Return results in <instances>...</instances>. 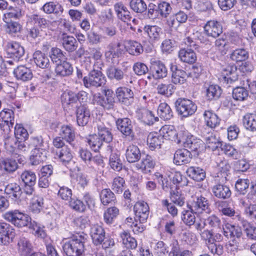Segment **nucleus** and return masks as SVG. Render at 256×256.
<instances>
[{
    "label": "nucleus",
    "instance_id": "f257e3e1",
    "mask_svg": "<svg viewBox=\"0 0 256 256\" xmlns=\"http://www.w3.org/2000/svg\"><path fill=\"white\" fill-rule=\"evenodd\" d=\"M88 236L83 232L74 235L62 246L64 252L67 256H82L84 250V244Z\"/></svg>",
    "mask_w": 256,
    "mask_h": 256
},
{
    "label": "nucleus",
    "instance_id": "f03ea898",
    "mask_svg": "<svg viewBox=\"0 0 256 256\" xmlns=\"http://www.w3.org/2000/svg\"><path fill=\"white\" fill-rule=\"evenodd\" d=\"M222 232L226 238L230 239L227 244L229 250L234 252L241 247L243 238L242 232L239 228L227 223L222 226Z\"/></svg>",
    "mask_w": 256,
    "mask_h": 256
},
{
    "label": "nucleus",
    "instance_id": "7ed1b4c3",
    "mask_svg": "<svg viewBox=\"0 0 256 256\" xmlns=\"http://www.w3.org/2000/svg\"><path fill=\"white\" fill-rule=\"evenodd\" d=\"M90 235L94 244L102 245L104 249L110 248L114 246V241L109 236H106L104 228L98 224L91 226Z\"/></svg>",
    "mask_w": 256,
    "mask_h": 256
},
{
    "label": "nucleus",
    "instance_id": "20e7f679",
    "mask_svg": "<svg viewBox=\"0 0 256 256\" xmlns=\"http://www.w3.org/2000/svg\"><path fill=\"white\" fill-rule=\"evenodd\" d=\"M178 136V144H182L185 148L192 152H197L204 146V142L201 140L197 138L184 129L180 130Z\"/></svg>",
    "mask_w": 256,
    "mask_h": 256
},
{
    "label": "nucleus",
    "instance_id": "39448f33",
    "mask_svg": "<svg viewBox=\"0 0 256 256\" xmlns=\"http://www.w3.org/2000/svg\"><path fill=\"white\" fill-rule=\"evenodd\" d=\"M25 162L26 158L23 156L13 154L10 156L3 158L0 160V170L6 174H11L18 169V163L24 164Z\"/></svg>",
    "mask_w": 256,
    "mask_h": 256
},
{
    "label": "nucleus",
    "instance_id": "423d86ee",
    "mask_svg": "<svg viewBox=\"0 0 256 256\" xmlns=\"http://www.w3.org/2000/svg\"><path fill=\"white\" fill-rule=\"evenodd\" d=\"M88 99V94L84 90H80L78 92L72 90H66L61 95V102L64 108L72 106L74 104H76L78 102L81 104L86 102Z\"/></svg>",
    "mask_w": 256,
    "mask_h": 256
},
{
    "label": "nucleus",
    "instance_id": "0eeeda50",
    "mask_svg": "<svg viewBox=\"0 0 256 256\" xmlns=\"http://www.w3.org/2000/svg\"><path fill=\"white\" fill-rule=\"evenodd\" d=\"M186 206L198 215L204 212L209 214L211 211L209 200L202 195L192 196L187 202Z\"/></svg>",
    "mask_w": 256,
    "mask_h": 256
},
{
    "label": "nucleus",
    "instance_id": "6e6552de",
    "mask_svg": "<svg viewBox=\"0 0 256 256\" xmlns=\"http://www.w3.org/2000/svg\"><path fill=\"white\" fill-rule=\"evenodd\" d=\"M4 218L15 226L20 228L28 226L32 220L31 218L28 214L16 210L6 212L4 214Z\"/></svg>",
    "mask_w": 256,
    "mask_h": 256
},
{
    "label": "nucleus",
    "instance_id": "1a4fd4ad",
    "mask_svg": "<svg viewBox=\"0 0 256 256\" xmlns=\"http://www.w3.org/2000/svg\"><path fill=\"white\" fill-rule=\"evenodd\" d=\"M175 107L178 114L184 118L192 116L197 110L194 102L185 98H178L175 102Z\"/></svg>",
    "mask_w": 256,
    "mask_h": 256
},
{
    "label": "nucleus",
    "instance_id": "9d476101",
    "mask_svg": "<svg viewBox=\"0 0 256 256\" xmlns=\"http://www.w3.org/2000/svg\"><path fill=\"white\" fill-rule=\"evenodd\" d=\"M102 92L104 96L100 93L94 96L95 102L106 110H113L116 104L114 92L110 89H107L103 90Z\"/></svg>",
    "mask_w": 256,
    "mask_h": 256
},
{
    "label": "nucleus",
    "instance_id": "9b49d317",
    "mask_svg": "<svg viewBox=\"0 0 256 256\" xmlns=\"http://www.w3.org/2000/svg\"><path fill=\"white\" fill-rule=\"evenodd\" d=\"M106 77L100 70H91L88 76L83 78V82L85 87L89 88L92 86L98 88L105 84Z\"/></svg>",
    "mask_w": 256,
    "mask_h": 256
},
{
    "label": "nucleus",
    "instance_id": "f8f14e48",
    "mask_svg": "<svg viewBox=\"0 0 256 256\" xmlns=\"http://www.w3.org/2000/svg\"><path fill=\"white\" fill-rule=\"evenodd\" d=\"M212 230H204L201 234V236L207 246L209 250L214 254L221 256L224 252L222 245L215 243L216 240L214 238Z\"/></svg>",
    "mask_w": 256,
    "mask_h": 256
},
{
    "label": "nucleus",
    "instance_id": "ddd939ff",
    "mask_svg": "<svg viewBox=\"0 0 256 256\" xmlns=\"http://www.w3.org/2000/svg\"><path fill=\"white\" fill-rule=\"evenodd\" d=\"M36 175L30 170H24L20 176V180L23 183L24 192L27 195H32L34 190V186L36 182Z\"/></svg>",
    "mask_w": 256,
    "mask_h": 256
},
{
    "label": "nucleus",
    "instance_id": "4468645a",
    "mask_svg": "<svg viewBox=\"0 0 256 256\" xmlns=\"http://www.w3.org/2000/svg\"><path fill=\"white\" fill-rule=\"evenodd\" d=\"M14 114L12 110L4 109L0 112V126L1 128L8 134L14 128Z\"/></svg>",
    "mask_w": 256,
    "mask_h": 256
},
{
    "label": "nucleus",
    "instance_id": "2eb2a0df",
    "mask_svg": "<svg viewBox=\"0 0 256 256\" xmlns=\"http://www.w3.org/2000/svg\"><path fill=\"white\" fill-rule=\"evenodd\" d=\"M15 236V230L13 226L6 222H0V245H8L13 242Z\"/></svg>",
    "mask_w": 256,
    "mask_h": 256
},
{
    "label": "nucleus",
    "instance_id": "dca6fc26",
    "mask_svg": "<svg viewBox=\"0 0 256 256\" xmlns=\"http://www.w3.org/2000/svg\"><path fill=\"white\" fill-rule=\"evenodd\" d=\"M34 63L38 66L46 69L44 70L42 76L44 78L50 79L52 76V72L48 69L50 62L48 56L40 51H36L34 54Z\"/></svg>",
    "mask_w": 256,
    "mask_h": 256
},
{
    "label": "nucleus",
    "instance_id": "f3484780",
    "mask_svg": "<svg viewBox=\"0 0 256 256\" xmlns=\"http://www.w3.org/2000/svg\"><path fill=\"white\" fill-rule=\"evenodd\" d=\"M7 55L10 58L18 62L24 56V48L18 42H10L7 43L6 47Z\"/></svg>",
    "mask_w": 256,
    "mask_h": 256
},
{
    "label": "nucleus",
    "instance_id": "a211bd4d",
    "mask_svg": "<svg viewBox=\"0 0 256 256\" xmlns=\"http://www.w3.org/2000/svg\"><path fill=\"white\" fill-rule=\"evenodd\" d=\"M150 64V68L154 78L160 80L166 77L168 69L162 62L159 60L152 59Z\"/></svg>",
    "mask_w": 256,
    "mask_h": 256
},
{
    "label": "nucleus",
    "instance_id": "6ab92c4d",
    "mask_svg": "<svg viewBox=\"0 0 256 256\" xmlns=\"http://www.w3.org/2000/svg\"><path fill=\"white\" fill-rule=\"evenodd\" d=\"M116 95L118 102L125 106H130L134 100V93L131 89L120 86L116 90Z\"/></svg>",
    "mask_w": 256,
    "mask_h": 256
},
{
    "label": "nucleus",
    "instance_id": "aec40b11",
    "mask_svg": "<svg viewBox=\"0 0 256 256\" xmlns=\"http://www.w3.org/2000/svg\"><path fill=\"white\" fill-rule=\"evenodd\" d=\"M117 128L122 134L128 137L130 140H133L134 133L133 131L131 120L128 118H118L116 121Z\"/></svg>",
    "mask_w": 256,
    "mask_h": 256
},
{
    "label": "nucleus",
    "instance_id": "412c9836",
    "mask_svg": "<svg viewBox=\"0 0 256 256\" xmlns=\"http://www.w3.org/2000/svg\"><path fill=\"white\" fill-rule=\"evenodd\" d=\"M204 33L208 36L216 38L222 32V27L220 22L215 20H210L206 22L204 26Z\"/></svg>",
    "mask_w": 256,
    "mask_h": 256
},
{
    "label": "nucleus",
    "instance_id": "4be33fe9",
    "mask_svg": "<svg viewBox=\"0 0 256 256\" xmlns=\"http://www.w3.org/2000/svg\"><path fill=\"white\" fill-rule=\"evenodd\" d=\"M76 122L79 126H84L88 122L90 112L88 106L84 103L76 106Z\"/></svg>",
    "mask_w": 256,
    "mask_h": 256
},
{
    "label": "nucleus",
    "instance_id": "5701e85b",
    "mask_svg": "<svg viewBox=\"0 0 256 256\" xmlns=\"http://www.w3.org/2000/svg\"><path fill=\"white\" fill-rule=\"evenodd\" d=\"M136 219L138 221L146 222L150 214V208L148 204L144 201L136 202L134 207Z\"/></svg>",
    "mask_w": 256,
    "mask_h": 256
},
{
    "label": "nucleus",
    "instance_id": "b1692460",
    "mask_svg": "<svg viewBox=\"0 0 256 256\" xmlns=\"http://www.w3.org/2000/svg\"><path fill=\"white\" fill-rule=\"evenodd\" d=\"M121 46L120 42L110 43L108 46L107 50L104 52V56L107 60H110L114 63V58L120 56L123 52Z\"/></svg>",
    "mask_w": 256,
    "mask_h": 256
},
{
    "label": "nucleus",
    "instance_id": "393cba45",
    "mask_svg": "<svg viewBox=\"0 0 256 256\" xmlns=\"http://www.w3.org/2000/svg\"><path fill=\"white\" fill-rule=\"evenodd\" d=\"M107 152L110 153L109 157V165L114 170L120 172L122 170V164L120 158V154L116 150H114L112 146H107Z\"/></svg>",
    "mask_w": 256,
    "mask_h": 256
},
{
    "label": "nucleus",
    "instance_id": "a878e982",
    "mask_svg": "<svg viewBox=\"0 0 256 256\" xmlns=\"http://www.w3.org/2000/svg\"><path fill=\"white\" fill-rule=\"evenodd\" d=\"M156 162L153 158L150 155L147 154L142 158L140 162L136 164L137 170L144 174H148L151 172L154 169Z\"/></svg>",
    "mask_w": 256,
    "mask_h": 256
},
{
    "label": "nucleus",
    "instance_id": "bb28decb",
    "mask_svg": "<svg viewBox=\"0 0 256 256\" xmlns=\"http://www.w3.org/2000/svg\"><path fill=\"white\" fill-rule=\"evenodd\" d=\"M192 160V154L190 151L186 148L176 150L174 156V162L180 166L189 163Z\"/></svg>",
    "mask_w": 256,
    "mask_h": 256
},
{
    "label": "nucleus",
    "instance_id": "cd10ccee",
    "mask_svg": "<svg viewBox=\"0 0 256 256\" xmlns=\"http://www.w3.org/2000/svg\"><path fill=\"white\" fill-rule=\"evenodd\" d=\"M172 82V84L181 85L186 82L188 77L186 72L184 70L178 69L177 66L172 64L170 66Z\"/></svg>",
    "mask_w": 256,
    "mask_h": 256
},
{
    "label": "nucleus",
    "instance_id": "c85d7f7f",
    "mask_svg": "<svg viewBox=\"0 0 256 256\" xmlns=\"http://www.w3.org/2000/svg\"><path fill=\"white\" fill-rule=\"evenodd\" d=\"M14 74L18 80L22 82L30 80L33 76L32 70L24 65L19 66L15 68Z\"/></svg>",
    "mask_w": 256,
    "mask_h": 256
},
{
    "label": "nucleus",
    "instance_id": "c756f323",
    "mask_svg": "<svg viewBox=\"0 0 256 256\" xmlns=\"http://www.w3.org/2000/svg\"><path fill=\"white\" fill-rule=\"evenodd\" d=\"M160 133L162 138L174 140L178 143L179 140L180 131L177 132L174 126L172 125H165L160 130Z\"/></svg>",
    "mask_w": 256,
    "mask_h": 256
},
{
    "label": "nucleus",
    "instance_id": "7c9ffc66",
    "mask_svg": "<svg viewBox=\"0 0 256 256\" xmlns=\"http://www.w3.org/2000/svg\"><path fill=\"white\" fill-rule=\"evenodd\" d=\"M222 78L226 84H232L238 79L237 68L235 66H228L222 70Z\"/></svg>",
    "mask_w": 256,
    "mask_h": 256
},
{
    "label": "nucleus",
    "instance_id": "2f4dec72",
    "mask_svg": "<svg viewBox=\"0 0 256 256\" xmlns=\"http://www.w3.org/2000/svg\"><path fill=\"white\" fill-rule=\"evenodd\" d=\"M73 70L72 64L66 60L56 64L54 70L56 75L60 77L68 76L72 74Z\"/></svg>",
    "mask_w": 256,
    "mask_h": 256
},
{
    "label": "nucleus",
    "instance_id": "473e14b6",
    "mask_svg": "<svg viewBox=\"0 0 256 256\" xmlns=\"http://www.w3.org/2000/svg\"><path fill=\"white\" fill-rule=\"evenodd\" d=\"M28 22L42 30L48 28L51 24V22L43 16L37 14H33L28 16Z\"/></svg>",
    "mask_w": 256,
    "mask_h": 256
},
{
    "label": "nucleus",
    "instance_id": "72a5a7b5",
    "mask_svg": "<svg viewBox=\"0 0 256 256\" xmlns=\"http://www.w3.org/2000/svg\"><path fill=\"white\" fill-rule=\"evenodd\" d=\"M33 246L30 241L24 237L19 238L17 243V250L20 256H27L31 253Z\"/></svg>",
    "mask_w": 256,
    "mask_h": 256
},
{
    "label": "nucleus",
    "instance_id": "f704fd0d",
    "mask_svg": "<svg viewBox=\"0 0 256 256\" xmlns=\"http://www.w3.org/2000/svg\"><path fill=\"white\" fill-rule=\"evenodd\" d=\"M212 192L214 195L218 198H228L232 192L228 186L220 184H217L212 188Z\"/></svg>",
    "mask_w": 256,
    "mask_h": 256
},
{
    "label": "nucleus",
    "instance_id": "c9c22d12",
    "mask_svg": "<svg viewBox=\"0 0 256 256\" xmlns=\"http://www.w3.org/2000/svg\"><path fill=\"white\" fill-rule=\"evenodd\" d=\"M4 191L14 200H21L22 192L19 184L16 183L10 184L6 186Z\"/></svg>",
    "mask_w": 256,
    "mask_h": 256
},
{
    "label": "nucleus",
    "instance_id": "e433bc0d",
    "mask_svg": "<svg viewBox=\"0 0 256 256\" xmlns=\"http://www.w3.org/2000/svg\"><path fill=\"white\" fill-rule=\"evenodd\" d=\"M125 155L127 161L130 163L137 162L141 158L140 148L134 144H130L127 147Z\"/></svg>",
    "mask_w": 256,
    "mask_h": 256
},
{
    "label": "nucleus",
    "instance_id": "4c0bfd02",
    "mask_svg": "<svg viewBox=\"0 0 256 256\" xmlns=\"http://www.w3.org/2000/svg\"><path fill=\"white\" fill-rule=\"evenodd\" d=\"M216 205L222 215L230 218L236 216L238 219L240 218V215L236 212L234 208L228 206L226 202L218 201L216 202Z\"/></svg>",
    "mask_w": 256,
    "mask_h": 256
},
{
    "label": "nucleus",
    "instance_id": "58836bf2",
    "mask_svg": "<svg viewBox=\"0 0 256 256\" xmlns=\"http://www.w3.org/2000/svg\"><path fill=\"white\" fill-rule=\"evenodd\" d=\"M42 10L46 14H60L62 13L64 9L60 4L56 2H46L42 8Z\"/></svg>",
    "mask_w": 256,
    "mask_h": 256
},
{
    "label": "nucleus",
    "instance_id": "ea45409f",
    "mask_svg": "<svg viewBox=\"0 0 256 256\" xmlns=\"http://www.w3.org/2000/svg\"><path fill=\"white\" fill-rule=\"evenodd\" d=\"M163 142L162 136L158 132H150L148 136L147 143L150 149L152 150L160 148Z\"/></svg>",
    "mask_w": 256,
    "mask_h": 256
},
{
    "label": "nucleus",
    "instance_id": "a19ab883",
    "mask_svg": "<svg viewBox=\"0 0 256 256\" xmlns=\"http://www.w3.org/2000/svg\"><path fill=\"white\" fill-rule=\"evenodd\" d=\"M62 44L64 48L68 52L75 51L78 46L77 40L74 37L66 34L63 35Z\"/></svg>",
    "mask_w": 256,
    "mask_h": 256
},
{
    "label": "nucleus",
    "instance_id": "79ce46f5",
    "mask_svg": "<svg viewBox=\"0 0 256 256\" xmlns=\"http://www.w3.org/2000/svg\"><path fill=\"white\" fill-rule=\"evenodd\" d=\"M138 116L142 122L150 126L158 120V117H156L151 111L146 109L140 110L138 113Z\"/></svg>",
    "mask_w": 256,
    "mask_h": 256
},
{
    "label": "nucleus",
    "instance_id": "37998d69",
    "mask_svg": "<svg viewBox=\"0 0 256 256\" xmlns=\"http://www.w3.org/2000/svg\"><path fill=\"white\" fill-rule=\"evenodd\" d=\"M203 116L208 126L213 128L220 124V119L212 110H206Z\"/></svg>",
    "mask_w": 256,
    "mask_h": 256
},
{
    "label": "nucleus",
    "instance_id": "c03bdc74",
    "mask_svg": "<svg viewBox=\"0 0 256 256\" xmlns=\"http://www.w3.org/2000/svg\"><path fill=\"white\" fill-rule=\"evenodd\" d=\"M178 57L182 62L188 64L194 63L196 60V54L192 49H181L178 52Z\"/></svg>",
    "mask_w": 256,
    "mask_h": 256
},
{
    "label": "nucleus",
    "instance_id": "a18cd8bd",
    "mask_svg": "<svg viewBox=\"0 0 256 256\" xmlns=\"http://www.w3.org/2000/svg\"><path fill=\"white\" fill-rule=\"evenodd\" d=\"M56 156L60 162L66 166L72 161L73 157L70 149L68 146H64L62 149L58 150L56 152Z\"/></svg>",
    "mask_w": 256,
    "mask_h": 256
},
{
    "label": "nucleus",
    "instance_id": "49530a36",
    "mask_svg": "<svg viewBox=\"0 0 256 256\" xmlns=\"http://www.w3.org/2000/svg\"><path fill=\"white\" fill-rule=\"evenodd\" d=\"M186 172L190 178L197 182L202 181L206 178L205 171L200 167L190 166Z\"/></svg>",
    "mask_w": 256,
    "mask_h": 256
},
{
    "label": "nucleus",
    "instance_id": "de8ad7c7",
    "mask_svg": "<svg viewBox=\"0 0 256 256\" xmlns=\"http://www.w3.org/2000/svg\"><path fill=\"white\" fill-rule=\"evenodd\" d=\"M144 30L152 42L158 41L162 34V28L157 26H146Z\"/></svg>",
    "mask_w": 256,
    "mask_h": 256
},
{
    "label": "nucleus",
    "instance_id": "09e8293b",
    "mask_svg": "<svg viewBox=\"0 0 256 256\" xmlns=\"http://www.w3.org/2000/svg\"><path fill=\"white\" fill-rule=\"evenodd\" d=\"M157 112L160 118L164 120H170L174 116L170 107L166 102H162L159 104Z\"/></svg>",
    "mask_w": 256,
    "mask_h": 256
},
{
    "label": "nucleus",
    "instance_id": "8fccbe9b",
    "mask_svg": "<svg viewBox=\"0 0 256 256\" xmlns=\"http://www.w3.org/2000/svg\"><path fill=\"white\" fill-rule=\"evenodd\" d=\"M44 207V200L42 196L35 195L31 199L30 210L34 214L39 213Z\"/></svg>",
    "mask_w": 256,
    "mask_h": 256
},
{
    "label": "nucleus",
    "instance_id": "3c124183",
    "mask_svg": "<svg viewBox=\"0 0 256 256\" xmlns=\"http://www.w3.org/2000/svg\"><path fill=\"white\" fill-rule=\"evenodd\" d=\"M30 146L34 147V149H41L42 150H48V142L40 136L30 138Z\"/></svg>",
    "mask_w": 256,
    "mask_h": 256
},
{
    "label": "nucleus",
    "instance_id": "603ef678",
    "mask_svg": "<svg viewBox=\"0 0 256 256\" xmlns=\"http://www.w3.org/2000/svg\"><path fill=\"white\" fill-rule=\"evenodd\" d=\"M98 136L104 142L106 143L111 142L112 140V134L110 130L106 128L103 124H98Z\"/></svg>",
    "mask_w": 256,
    "mask_h": 256
},
{
    "label": "nucleus",
    "instance_id": "864d4df0",
    "mask_svg": "<svg viewBox=\"0 0 256 256\" xmlns=\"http://www.w3.org/2000/svg\"><path fill=\"white\" fill-rule=\"evenodd\" d=\"M60 135L67 142L71 143L75 138V132L74 128L70 125L62 126Z\"/></svg>",
    "mask_w": 256,
    "mask_h": 256
},
{
    "label": "nucleus",
    "instance_id": "5fc2aeb1",
    "mask_svg": "<svg viewBox=\"0 0 256 256\" xmlns=\"http://www.w3.org/2000/svg\"><path fill=\"white\" fill-rule=\"evenodd\" d=\"M50 56L52 62L56 64L67 60L66 52L56 47L51 48Z\"/></svg>",
    "mask_w": 256,
    "mask_h": 256
},
{
    "label": "nucleus",
    "instance_id": "6e6d98bb",
    "mask_svg": "<svg viewBox=\"0 0 256 256\" xmlns=\"http://www.w3.org/2000/svg\"><path fill=\"white\" fill-rule=\"evenodd\" d=\"M28 228L35 236L41 238H44L46 237L45 227L36 221L31 220L28 224Z\"/></svg>",
    "mask_w": 256,
    "mask_h": 256
},
{
    "label": "nucleus",
    "instance_id": "4d7b16f0",
    "mask_svg": "<svg viewBox=\"0 0 256 256\" xmlns=\"http://www.w3.org/2000/svg\"><path fill=\"white\" fill-rule=\"evenodd\" d=\"M243 125L245 128L249 130L256 131V114L248 113L242 118Z\"/></svg>",
    "mask_w": 256,
    "mask_h": 256
},
{
    "label": "nucleus",
    "instance_id": "13d9d810",
    "mask_svg": "<svg viewBox=\"0 0 256 256\" xmlns=\"http://www.w3.org/2000/svg\"><path fill=\"white\" fill-rule=\"evenodd\" d=\"M248 56V52L244 48L236 49L230 54L231 60L237 62L245 61Z\"/></svg>",
    "mask_w": 256,
    "mask_h": 256
},
{
    "label": "nucleus",
    "instance_id": "bf43d9fd",
    "mask_svg": "<svg viewBox=\"0 0 256 256\" xmlns=\"http://www.w3.org/2000/svg\"><path fill=\"white\" fill-rule=\"evenodd\" d=\"M176 88L172 84L160 83L156 88L158 93L166 96H172Z\"/></svg>",
    "mask_w": 256,
    "mask_h": 256
},
{
    "label": "nucleus",
    "instance_id": "052dcab7",
    "mask_svg": "<svg viewBox=\"0 0 256 256\" xmlns=\"http://www.w3.org/2000/svg\"><path fill=\"white\" fill-rule=\"evenodd\" d=\"M122 240V243L126 246V248L134 250L138 246L136 240L131 236L130 234L126 231H124L120 234Z\"/></svg>",
    "mask_w": 256,
    "mask_h": 256
},
{
    "label": "nucleus",
    "instance_id": "680f3d73",
    "mask_svg": "<svg viewBox=\"0 0 256 256\" xmlns=\"http://www.w3.org/2000/svg\"><path fill=\"white\" fill-rule=\"evenodd\" d=\"M32 152L30 160L32 165L36 166L46 160L48 150H42V152L40 156L38 155L39 152L38 149H34Z\"/></svg>",
    "mask_w": 256,
    "mask_h": 256
},
{
    "label": "nucleus",
    "instance_id": "e2e57ef3",
    "mask_svg": "<svg viewBox=\"0 0 256 256\" xmlns=\"http://www.w3.org/2000/svg\"><path fill=\"white\" fill-rule=\"evenodd\" d=\"M100 198L102 204L104 206L114 202L116 200L114 194L109 188H104L100 193Z\"/></svg>",
    "mask_w": 256,
    "mask_h": 256
},
{
    "label": "nucleus",
    "instance_id": "0e129e2a",
    "mask_svg": "<svg viewBox=\"0 0 256 256\" xmlns=\"http://www.w3.org/2000/svg\"><path fill=\"white\" fill-rule=\"evenodd\" d=\"M106 73L108 78L111 80H116L120 81L124 76L123 71L120 68L114 66L108 68Z\"/></svg>",
    "mask_w": 256,
    "mask_h": 256
},
{
    "label": "nucleus",
    "instance_id": "69168bd1",
    "mask_svg": "<svg viewBox=\"0 0 256 256\" xmlns=\"http://www.w3.org/2000/svg\"><path fill=\"white\" fill-rule=\"evenodd\" d=\"M195 212L192 209L183 210L182 212L181 218L184 223L189 226L194 225L196 222Z\"/></svg>",
    "mask_w": 256,
    "mask_h": 256
},
{
    "label": "nucleus",
    "instance_id": "338daca9",
    "mask_svg": "<svg viewBox=\"0 0 256 256\" xmlns=\"http://www.w3.org/2000/svg\"><path fill=\"white\" fill-rule=\"evenodd\" d=\"M126 50L130 54L137 56L142 53L144 49L142 44L138 42L129 40L128 42Z\"/></svg>",
    "mask_w": 256,
    "mask_h": 256
},
{
    "label": "nucleus",
    "instance_id": "774afa93",
    "mask_svg": "<svg viewBox=\"0 0 256 256\" xmlns=\"http://www.w3.org/2000/svg\"><path fill=\"white\" fill-rule=\"evenodd\" d=\"M170 200L172 202L178 206H182L185 204V196L178 190H172L170 192Z\"/></svg>",
    "mask_w": 256,
    "mask_h": 256
}]
</instances>
